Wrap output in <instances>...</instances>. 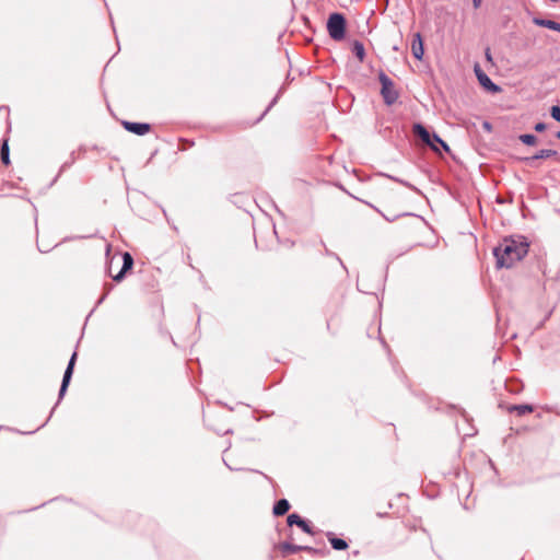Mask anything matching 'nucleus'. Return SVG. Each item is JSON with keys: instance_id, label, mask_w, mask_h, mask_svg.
<instances>
[{"instance_id": "obj_1", "label": "nucleus", "mask_w": 560, "mask_h": 560, "mask_svg": "<svg viewBox=\"0 0 560 560\" xmlns=\"http://www.w3.org/2000/svg\"><path fill=\"white\" fill-rule=\"evenodd\" d=\"M529 244L525 236L504 237L493 248L498 268H511L528 253Z\"/></svg>"}, {"instance_id": "obj_2", "label": "nucleus", "mask_w": 560, "mask_h": 560, "mask_svg": "<svg viewBox=\"0 0 560 560\" xmlns=\"http://www.w3.org/2000/svg\"><path fill=\"white\" fill-rule=\"evenodd\" d=\"M378 81L382 85L381 95L387 106L395 104L399 97V93L395 88L394 81L383 71L378 72Z\"/></svg>"}, {"instance_id": "obj_3", "label": "nucleus", "mask_w": 560, "mask_h": 560, "mask_svg": "<svg viewBox=\"0 0 560 560\" xmlns=\"http://www.w3.org/2000/svg\"><path fill=\"white\" fill-rule=\"evenodd\" d=\"M329 36L334 40H342L346 36V19L341 13H331L327 21Z\"/></svg>"}, {"instance_id": "obj_4", "label": "nucleus", "mask_w": 560, "mask_h": 560, "mask_svg": "<svg viewBox=\"0 0 560 560\" xmlns=\"http://www.w3.org/2000/svg\"><path fill=\"white\" fill-rule=\"evenodd\" d=\"M77 352L74 351L68 362V365L66 368V371H65V374H63V377H62V382H61V386H60V389H59V394H58V401H60L67 389H68V386H69V383L71 381V377H72V374H73V369H74V364H75V361H77Z\"/></svg>"}, {"instance_id": "obj_5", "label": "nucleus", "mask_w": 560, "mask_h": 560, "mask_svg": "<svg viewBox=\"0 0 560 560\" xmlns=\"http://www.w3.org/2000/svg\"><path fill=\"white\" fill-rule=\"evenodd\" d=\"M475 74L480 85L489 92L497 93L501 91V88L492 82V80L481 70L478 63L474 67Z\"/></svg>"}, {"instance_id": "obj_6", "label": "nucleus", "mask_w": 560, "mask_h": 560, "mask_svg": "<svg viewBox=\"0 0 560 560\" xmlns=\"http://www.w3.org/2000/svg\"><path fill=\"white\" fill-rule=\"evenodd\" d=\"M412 129L415 135H417L427 145H429L432 150L438 151L436 145L432 141V136L422 124H415Z\"/></svg>"}, {"instance_id": "obj_7", "label": "nucleus", "mask_w": 560, "mask_h": 560, "mask_svg": "<svg viewBox=\"0 0 560 560\" xmlns=\"http://www.w3.org/2000/svg\"><path fill=\"white\" fill-rule=\"evenodd\" d=\"M122 126L127 131L132 132L138 136H143L147 132H149L151 129L150 124H147V122H132V121L125 120V121H122Z\"/></svg>"}, {"instance_id": "obj_8", "label": "nucleus", "mask_w": 560, "mask_h": 560, "mask_svg": "<svg viewBox=\"0 0 560 560\" xmlns=\"http://www.w3.org/2000/svg\"><path fill=\"white\" fill-rule=\"evenodd\" d=\"M279 548L283 552V555L295 553V552H298L300 550H305V551L311 552V553H316L317 552V550L315 548H313V547L293 545V544L288 542V541H284V542L280 544Z\"/></svg>"}, {"instance_id": "obj_9", "label": "nucleus", "mask_w": 560, "mask_h": 560, "mask_svg": "<svg viewBox=\"0 0 560 560\" xmlns=\"http://www.w3.org/2000/svg\"><path fill=\"white\" fill-rule=\"evenodd\" d=\"M287 523L289 526L296 525L299 526L304 533L313 535V530L311 526L307 524L305 520H303L299 514H290L287 518Z\"/></svg>"}, {"instance_id": "obj_10", "label": "nucleus", "mask_w": 560, "mask_h": 560, "mask_svg": "<svg viewBox=\"0 0 560 560\" xmlns=\"http://www.w3.org/2000/svg\"><path fill=\"white\" fill-rule=\"evenodd\" d=\"M411 52H412V56L417 60H421L422 57H423V54H424L423 40H422V37H421L420 33H416L413 35V39H412V43H411Z\"/></svg>"}, {"instance_id": "obj_11", "label": "nucleus", "mask_w": 560, "mask_h": 560, "mask_svg": "<svg viewBox=\"0 0 560 560\" xmlns=\"http://www.w3.org/2000/svg\"><path fill=\"white\" fill-rule=\"evenodd\" d=\"M508 412L513 413L515 412L517 416H524L526 413H530L534 410V407L528 404H522V405H510L506 407Z\"/></svg>"}, {"instance_id": "obj_12", "label": "nucleus", "mask_w": 560, "mask_h": 560, "mask_svg": "<svg viewBox=\"0 0 560 560\" xmlns=\"http://www.w3.org/2000/svg\"><path fill=\"white\" fill-rule=\"evenodd\" d=\"M326 536L335 550H346L348 548V542L342 538L336 537L334 533L328 532Z\"/></svg>"}, {"instance_id": "obj_13", "label": "nucleus", "mask_w": 560, "mask_h": 560, "mask_svg": "<svg viewBox=\"0 0 560 560\" xmlns=\"http://www.w3.org/2000/svg\"><path fill=\"white\" fill-rule=\"evenodd\" d=\"M291 505L287 499H280L278 500L272 509V513L275 516H282L288 513Z\"/></svg>"}, {"instance_id": "obj_14", "label": "nucleus", "mask_w": 560, "mask_h": 560, "mask_svg": "<svg viewBox=\"0 0 560 560\" xmlns=\"http://www.w3.org/2000/svg\"><path fill=\"white\" fill-rule=\"evenodd\" d=\"M533 23L537 26H541V27H546V28H549L552 31L560 32V23L552 21V20L534 18Z\"/></svg>"}, {"instance_id": "obj_15", "label": "nucleus", "mask_w": 560, "mask_h": 560, "mask_svg": "<svg viewBox=\"0 0 560 560\" xmlns=\"http://www.w3.org/2000/svg\"><path fill=\"white\" fill-rule=\"evenodd\" d=\"M352 52L362 62L365 58L364 45L360 40H354L352 44Z\"/></svg>"}, {"instance_id": "obj_16", "label": "nucleus", "mask_w": 560, "mask_h": 560, "mask_svg": "<svg viewBox=\"0 0 560 560\" xmlns=\"http://www.w3.org/2000/svg\"><path fill=\"white\" fill-rule=\"evenodd\" d=\"M0 158H1V162L4 165L10 164V151H9L8 139H3L2 143H1Z\"/></svg>"}, {"instance_id": "obj_17", "label": "nucleus", "mask_w": 560, "mask_h": 560, "mask_svg": "<svg viewBox=\"0 0 560 560\" xmlns=\"http://www.w3.org/2000/svg\"><path fill=\"white\" fill-rule=\"evenodd\" d=\"M539 159H548L555 156L558 162H560V155L556 150L552 149H541L537 152Z\"/></svg>"}, {"instance_id": "obj_18", "label": "nucleus", "mask_w": 560, "mask_h": 560, "mask_svg": "<svg viewBox=\"0 0 560 560\" xmlns=\"http://www.w3.org/2000/svg\"><path fill=\"white\" fill-rule=\"evenodd\" d=\"M520 141L526 145H536L537 137L533 133H524L518 137Z\"/></svg>"}, {"instance_id": "obj_19", "label": "nucleus", "mask_w": 560, "mask_h": 560, "mask_svg": "<svg viewBox=\"0 0 560 560\" xmlns=\"http://www.w3.org/2000/svg\"><path fill=\"white\" fill-rule=\"evenodd\" d=\"M518 160L527 166L537 167L538 166L537 161L540 159H539L538 154L536 153L532 156L520 158Z\"/></svg>"}, {"instance_id": "obj_20", "label": "nucleus", "mask_w": 560, "mask_h": 560, "mask_svg": "<svg viewBox=\"0 0 560 560\" xmlns=\"http://www.w3.org/2000/svg\"><path fill=\"white\" fill-rule=\"evenodd\" d=\"M122 259H124V262H122L121 269H122V272H126L127 270L132 268L133 259L129 253H125Z\"/></svg>"}, {"instance_id": "obj_21", "label": "nucleus", "mask_w": 560, "mask_h": 560, "mask_svg": "<svg viewBox=\"0 0 560 560\" xmlns=\"http://www.w3.org/2000/svg\"><path fill=\"white\" fill-rule=\"evenodd\" d=\"M432 138H433L432 141L434 144L438 143V145H441L444 151H446V152L450 151L448 144L443 139H441L439 135L433 133Z\"/></svg>"}, {"instance_id": "obj_22", "label": "nucleus", "mask_w": 560, "mask_h": 560, "mask_svg": "<svg viewBox=\"0 0 560 560\" xmlns=\"http://www.w3.org/2000/svg\"><path fill=\"white\" fill-rule=\"evenodd\" d=\"M550 115L556 121L560 122V106H552L550 109Z\"/></svg>"}, {"instance_id": "obj_23", "label": "nucleus", "mask_w": 560, "mask_h": 560, "mask_svg": "<svg viewBox=\"0 0 560 560\" xmlns=\"http://www.w3.org/2000/svg\"><path fill=\"white\" fill-rule=\"evenodd\" d=\"M388 177H389L390 179H393V180H395V182H397V183H399V184H401V185H404V186H406V187H408V188L412 189V190H416V187H413V186H412L410 183H408V182H405V180H402V179L396 178V177H394V176H388Z\"/></svg>"}, {"instance_id": "obj_24", "label": "nucleus", "mask_w": 560, "mask_h": 560, "mask_svg": "<svg viewBox=\"0 0 560 560\" xmlns=\"http://www.w3.org/2000/svg\"><path fill=\"white\" fill-rule=\"evenodd\" d=\"M546 124L545 122H537L534 127L535 131L542 132L546 130Z\"/></svg>"}, {"instance_id": "obj_25", "label": "nucleus", "mask_w": 560, "mask_h": 560, "mask_svg": "<svg viewBox=\"0 0 560 560\" xmlns=\"http://www.w3.org/2000/svg\"><path fill=\"white\" fill-rule=\"evenodd\" d=\"M485 56H486L487 61L492 62V55H491V50L489 47L486 48Z\"/></svg>"}, {"instance_id": "obj_26", "label": "nucleus", "mask_w": 560, "mask_h": 560, "mask_svg": "<svg viewBox=\"0 0 560 560\" xmlns=\"http://www.w3.org/2000/svg\"><path fill=\"white\" fill-rule=\"evenodd\" d=\"M375 210H376L377 212H380V213L383 215V218H384L386 221H388V222H394V221L399 217V215H395V217H393V218H389V217L385 215L384 213H382L378 209H376V208H375Z\"/></svg>"}, {"instance_id": "obj_27", "label": "nucleus", "mask_w": 560, "mask_h": 560, "mask_svg": "<svg viewBox=\"0 0 560 560\" xmlns=\"http://www.w3.org/2000/svg\"><path fill=\"white\" fill-rule=\"evenodd\" d=\"M124 275L125 272H122V269H120V271L116 276H114V280L120 281L124 278Z\"/></svg>"}, {"instance_id": "obj_28", "label": "nucleus", "mask_w": 560, "mask_h": 560, "mask_svg": "<svg viewBox=\"0 0 560 560\" xmlns=\"http://www.w3.org/2000/svg\"><path fill=\"white\" fill-rule=\"evenodd\" d=\"M482 0H472L474 8L477 9L480 7Z\"/></svg>"}, {"instance_id": "obj_29", "label": "nucleus", "mask_w": 560, "mask_h": 560, "mask_svg": "<svg viewBox=\"0 0 560 560\" xmlns=\"http://www.w3.org/2000/svg\"><path fill=\"white\" fill-rule=\"evenodd\" d=\"M483 128H485L486 130L490 131L492 127H491V124H490V122L485 121V122H483Z\"/></svg>"}, {"instance_id": "obj_30", "label": "nucleus", "mask_w": 560, "mask_h": 560, "mask_svg": "<svg viewBox=\"0 0 560 560\" xmlns=\"http://www.w3.org/2000/svg\"><path fill=\"white\" fill-rule=\"evenodd\" d=\"M107 294H108V291H106V292L101 296V299L98 300L97 304H101V303L106 299Z\"/></svg>"}, {"instance_id": "obj_31", "label": "nucleus", "mask_w": 560, "mask_h": 560, "mask_svg": "<svg viewBox=\"0 0 560 560\" xmlns=\"http://www.w3.org/2000/svg\"><path fill=\"white\" fill-rule=\"evenodd\" d=\"M276 102H277V96L271 101V103L267 107V110H269L276 104Z\"/></svg>"}, {"instance_id": "obj_32", "label": "nucleus", "mask_w": 560, "mask_h": 560, "mask_svg": "<svg viewBox=\"0 0 560 560\" xmlns=\"http://www.w3.org/2000/svg\"><path fill=\"white\" fill-rule=\"evenodd\" d=\"M556 137L560 139V130L556 133Z\"/></svg>"}, {"instance_id": "obj_33", "label": "nucleus", "mask_w": 560, "mask_h": 560, "mask_svg": "<svg viewBox=\"0 0 560 560\" xmlns=\"http://www.w3.org/2000/svg\"><path fill=\"white\" fill-rule=\"evenodd\" d=\"M550 1L557 3L559 0H550Z\"/></svg>"}]
</instances>
